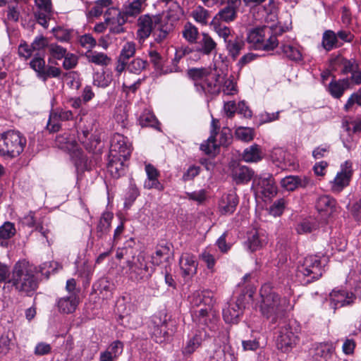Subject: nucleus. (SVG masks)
I'll use <instances>...</instances> for the list:
<instances>
[{"instance_id": "obj_1", "label": "nucleus", "mask_w": 361, "mask_h": 361, "mask_svg": "<svg viewBox=\"0 0 361 361\" xmlns=\"http://www.w3.org/2000/svg\"><path fill=\"white\" fill-rule=\"evenodd\" d=\"M171 18L172 14L170 12L155 16L146 14L140 16L137 20V38L140 41H144L152 33L157 43L165 42L174 29Z\"/></svg>"}, {"instance_id": "obj_2", "label": "nucleus", "mask_w": 361, "mask_h": 361, "mask_svg": "<svg viewBox=\"0 0 361 361\" xmlns=\"http://www.w3.org/2000/svg\"><path fill=\"white\" fill-rule=\"evenodd\" d=\"M21 294L30 296L37 288L38 283L32 267L25 260L18 261L14 265L11 276L7 281Z\"/></svg>"}, {"instance_id": "obj_3", "label": "nucleus", "mask_w": 361, "mask_h": 361, "mask_svg": "<svg viewBox=\"0 0 361 361\" xmlns=\"http://www.w3.org/2000/svg\"><path fill=\"white\" fill-rule=\"evenodd\" d=\"M262 314L272 323H276L282 313L288 308L289 300L280 297L268 284H264L260 290Z\"/></svg>"}, {"instance_id": "obj_4", "label": "nucleus", "mask_w": 361, "mask_h": 361, "mask_svg": "<svg viewBox=\"0 0 361 361\" xmlns=\"http://www.w3.org/2000/svg\"><path fill=\"white\" fill-rule=\"evenodd\" d=\"M300 324L295 320L283 322L275 333V345L276 348L283 353H288L300 342Z\"/></svg>"}, {"instance_id": "obj_5", "label": "nucleus", "mask_w": 361, "mask_h": 361, "mask_svg": "<svg viewBox=\"0 0 361 361\" xmlns=\"http://www.w3.org/2000/svg\"><path fill=\"white\" fill-rule=\"evenodd\" d=\"M324 269L319 256L310 255L304 258L296 270L295 276L302 285H307L318 280L323 274Z\"/></svg>"}, {"instance_id": "obj_6", "label": "nucleus", "mask_w": 361, "mask_h": 361, "mask_svg": "<svg viewBox=\"0 0 361 361\" xmlns=\"http://www.w3.org/2000/svg\"><path fill=\"white\" fill-rule=\"evenodd\" d=\"M26 145L25 137L16 130H8L0 135V154L10 157L18 156Z\"/></svg>"}, {"instance_id": "obj_7", "label": "nucleus", "mask_w": 361, "mask_h": 361, "mask_svg": "<svg viewBox=\"0 0 361 361\" xmlns=\"http://www.w3.org/2000/svg\"><path fill=\"white\" fill-rule=\"evenodd\" d=\"M271 30L268 27H256L250 30L247 36V41L255 49L270 51L279 44L275 35H270Z\"/></svg>"}, {"instance_id": "obj_8", "label": "nucleus", "mask_w": 361, "mask_h": 361, "mask_svg": "<svg viewBox=\"0 0 361 361\" xmlns=\"http://www.w3.org/2000/svg\"><path fill=\"white\" fill-rule=\"evenodd\" d=\"M203 302L207 306L204 308H200L195 312V321L200 324L206 326L209 331L215 332L218 330V317L215 311L211 307L212 299L209 296L206 297L205 295L197 293L196 301L195 304L198 305L199 303Z\"/></svg>"}, {"instance_id": "obj_9", "label": "nucleus", "mask_w": 361, "mask_h": 361, "mask_svg": "<svg viewBox=\"0 0 361 361\" xmlns=\"http://www.w3.org/2000/svg\"><path fill=\"white\" fill-rule=\"evenodd\" d=\"M128 270L126 274L133 281L140 282L149 279L153 270L149 268L142 255L133 256L131 260L126 262Z\"/></svg>"}, {"instance_id": "obj_10", "label": "nucleus", "mask_w": 361, "mask_h": 361, "mask_svg": "<svg viewBox=\"0 0 361 361\" xmlns=\"http://www.w3.org/2000/svg\"><path fill=\"white\" fill-rule=\"evenodd\" d=\"M30 67L37 73V77L44 82L49 78H59L61 74L59 68L45 64L44 56L36 54L30 62Z\"/></svg>"}, {"instance_id": "obj_11", "label": "nucleus", "mask_w": 361, "mask_h": 361, "mask_svg": "<svg viewBox=\"0 0 361 361\" xmlns=\"http://www.w3.org/2000/svg\"><path fill=\"white\" fill-rule=\"evenodd\" d=\"M353 163L347 160L341 165V170L331 182V190L334 192H340L347 187L353 175Z\"/></svg>"}, {"instance_id": "obj_12", "label": "nucleus", "mask_w": 361, "mask_h": 361, "mask_svg": "<svg viewBox=\"0 0 361 361\" xmlns=\"http://www.w3.org/2000/svg\"><path fill=\"white\" fill-rule=\"evenodd\" d=\"M104 18L110 33L118 35L126 32L123 25L128 20L120 11L109 8L105 13Z\"/></svg>"}, {"instance_id": "obj_13", "label": "nucleus", "mask_w": 361, "mask_h": 361, "mask_svg": "<svg viewBox=\"0 0 361 361\" xmlns=\"http://www.w3.org/2000/svg\"><path fill=\"white\" fill-rule=\"evenodd\" d=\"M132 145L128 138L122 134L116 133L111 140L110 154H116L124 160H127L132 152Z\"/></svg>"}, {"instance_id": "obj_14", "label": "nucleus", "mask_w": 361, "mask_h": 361, "mask_svg": "<svg viewBox=\"0 0 361 361\" xmlns=\"http://www.w3.org/2000/svg\"><path fill=\"white\" fill-rule=\"evenodd\" d=\"M229 168L233 180L237 185L247 184L255 178V171L247 166L241 165L236 161H232Z\"/></svg>"}, {"instance_id": "obj_15", "label": "nucleus", "mask_w": 361, "mask_h": 361, "mask_svg": "<svg viewBox=\"0 0 361 361\" xmlns=\"http://www.w3.org/2000/svg\"><path fill=\"white\" fill-rule=\"evenodd\" d=\"M212 336L204 329H197L188 334L187 341L183 348L182 352L184 355L192 354L200 348L207 338Z\"/></svg>"}, {"instance_id": "obj_16", "label": "nucleus", "mask_w": 361, "mask_h": 361, "mask_svg": "<svg viewBox=\"0 0 361 361\" xmlns=\"http://www.w3.org/2000/svg\"><path fill=\"white\" fill-rule=\"evenodd\" d=\"M224 77L219 73L212 71L205 77V79L200 83L199 89L207 94L217 95L221 90V84Z\"/></svg>"}, {"instance_id": "obj_17", "label": "nucleus", "mask_w": 361, "mask_h": 361, "mask_svg": "<svg viewBox=\"0 0 361 361\" xmlns=\"http://www.w3.org/2000/svg\"><path fill=\"white\" fill-rule=\"evenodd\" d=\"M281 186L287 191L306 188L314 185L313 180L307 176H287L281 180Z\"/></svg>"}, {"instance_id": "obj_18", "label": "nucleus", "mask_w": 361, "mask_h": 361, "mask_svg": "<svg viewBox=\"0 0 361 361\" xmlns=\"http://www.w3.org/2000/svg\"><path fill=\"white\" fill-rule=\"evenodd\" d=\"M35 4L36 9L34 11L35 18L38 24L47 29L49 21L54 16L51 1L42 2L40 0H38Z\"/></svg>"}, {"instance_id": "obj_19", "label": "nucleus", "mask_w": 361, "mask_h": 361, "mask_svg": "<svg viewBox=\"0 0 361 361\" xmlns=\"http://www.w3.org/2000/svg\"><path fill=\"white\" fill-rule=\"evenodd\" d=\"M355 296L346 290H334L329 294V305L335 311L336 309L353 303Z\"/></svg>"}, {"instance_id": "obj_20", "label": "nucleus", "mask_w": 361, "mask_h": 361, "mask_svg": "<svg viewBox=\"0 0 361 361\" xmlns=\"http://www.w3.org/2000/svg\"><path fill=\"white\" fill-rule=\"evenodd\" d=\"M195 44V50L204 56H209L216 53L217 43L207 32H201L200 37Z\"/></svg>"}, {"instance_id": "obj_21", "label": "nucleus", "mask_w": 361, "mask_h": 361, "mask_svg": "<svg viewBox=\"0 0 361 361\" xmlns=\"http://www.w3.org/2000/svg\"><path fill=\"white\" fill-rule=\"evenodd\" d=\"M73 118V114L71 110H64L62 109L52 110L50 112L47 128L50 132H56L61 127L59 124L60 121H70L72 120Z\"/></svg>"}, {"instance_id": "obj_22", "label": "nucleus", "mask_w": 361, "mask_h": 361, "mask_svg": "<svg viewBox=\"0 0 361 361\" xmlns=\"http://www.w3.org/2000/svg\"><path fill=\"white\" fill-rule=\"evenodd\" d=\"M253 184L257 185L259 191L266 197H273L277 193V187L271 174L259 177L255 176L253 180Z\"/></svg>"}, {"instance_id": "obj_23", "label": "nucleus", "mask_w": 361, "mask_h": 361, "mask_svg": "<svg viewBox=\"0 0 361 361\" xmlns=\"http://www.w3.org/2000/svg\"><path fill=\"white\" fill-rule=\"evenodd\" d=\"M179 265L184 278L190 279L197 274L198 262L192 254H183L179 259Z\"/></svg>"}, {"instance_id": "obj_24", "label": "nucleus", "mask_w": 361, "mask_h": 361, "mask_svg": "<svg viewBox=\"0 0 361 361\" xmlns=\"http://www.w3.org/2000/svg\"><path fill=\"white\" fill-rule=\"evenodd\" d=\"M279 49L283 58L295 63L303 61V48L296 43L281 42Z\"/></svg>"}, {"instance_id": "obj_25", "label": "nucleus", "mask_w": 361, "mask_h": 361, "mask_svg": "<svg viewBox=\"0 0 361 361\" xmlns=\"http://www.w3.org/2000/svg\"><path fill=\"white\" fill-rule=\"evenodd\" d=\"M350 89V78L336 79L335 77L326 87L327 92L334 99H340L345 92Z\"/></svg>"}, {"instance_id": "obj_26", "label": "nucleus", "mask_w": 361, "mask_h": 361, "mask_svg": "<svg viewBox=\"0 0 361 361\" xmlns=\"http://www.w3.org/2000/svg\"><path fill=\"white\" fill-rule=\"evenodd\" d=\"M238 195L232 192L224 194L219 202V211L222 215H231L236 209L238 204Z\"/></svg>"}, {"instance_id": "obj_27", "label": "nucleus", "mask_w": 361, "mask_h": 361, "mask_svg": "<svg viewBox=\"0 0 361 361\" xmlns=\"http://www.w3.org/2000/svg\"><path fill=\"white\" fill-rule=\"evenodd\" d=\"M123 351V344L120 341H114L106 348L100 352L99 361H117Z\"/></svg>"}, {"instance_id": "obj_28", "label": "nucleus", "mask_w": 361, "mask_h": 361, "mask_svg": "<svg viewBox=\"0 0 361 361\" xmlns=\"http://www.w3.org/2000/svg\"><path fill=\"white\" fill-rule=\"evenodd\" d=\"M71 160L75 167L77 173H83L90 170L91 161L78 146L70 152Z\"/></svg>"}, {"instance_id": "obj_29", "label": "nucleus", "mask_w": 361, "mask_h": 361, "mask_svg": "<svg viewBox=\"0 0 361 361\" xmlns=\"http://www.w3.org/2000/svg\"><path fill=\"white\" fill-rule=\"evenodd\" d=\"M121 157L116 154H109L107 170L114 178H118L124 172L125 164Z\"/></svg>"}, {"instance_id": "obj_30", "label": "nucleus", "mask_w": 361, "mask_h": 361, "mask_svg": "<svg viewBox=\"0 0 361 361\" xmlns=\"http://www.w3.org/2000/svg\"><path fill=\"white\" fill-rule=\"evenodd\" d=\"M147 179L145 180L144 187L147 189L155 188L158 190L164 189L163 185L159 181V171L151 164L145 165Z\"/></svg>"}, {"instance_id": "obj_31", "label": "nucleus", "mask_w": 361, "mask_h": 361, "mask_svg": "<svg viewBox=\"0 0 361 361\" xmlns=\"http://www.w3.org/2000/svg\"><path fill=\"white\" fill-rule=\"evenodd\" d=\"M267 243V237L264 234L253 231L249 233L245 246L247 250L255 252L262 248Z\"/></svg>"}, {"instance_id": "obj_32", "label": "nucleus", "mask_w": 361, "mask_h": 361, "mask_svg": "<svg viewBox=\"0 0 361 361\" xmlns=\"http://www.w3.org/2000/svg\"><path fill=\"white\" fill-rule=\"evenodd\" d=\"M147 0H133L132 2L125 4L122 11V14L127 18H135L147 6Z\"/></svg>"}, {"instance_id": "obj_33", "label": "nucleus", "mask_w": 361, "mask_h": 361, "mask_svg": "<svg viewBox=\"0 0 361 361\" xmlns=\"http://www.w3.org/2000/svg\"><path fill=\"white\" fill-rule=\"evenodd\" d=\"M239 7L225 6L221 8L212 20L216 22L230 23L235 21L238 17Z\"/></svg>"}, {"instance_id": "obj_34", "label": "nucleus", "mask_w": 361, "mask_h": 361, "mask_svg": "<svg viewBox=\"0 0 361 361\" xmlns=\"http://www.w3.org/2000/svg\"><path fill=\"white\" fill-rule=\"evenodd\" d=\"M242 307L238 302H230L223 309V317L226 323H237L242 314Z\"/></svg>"}, {"instance_id": "obj_35", "label": "nucleus", "mask_w": 361, "mask_h": 361, "mask_svg": "<svg viewBox=\"0 0 361 361\" xmlns=\"http://www.w3.org/2000/svg\"><path fill=\"white\" fill-rule=\"evenodd\" d=\"M78 305V300L75 294L60 298L57 302L59 312L64 314L73 312Z\"/></svg>"}, {"instance_id": "obj_36", "label": "nucleus", "mask_w": 361, "mask_h": 361, "mask_svg": "<svg viewBox=\"0 0 361 361\" xmlns=\"http://www.w3.org/2000/svg\"><path fill=\"white\" fill-rule=\"evenodd\" d=\"M226 49L228 55L233 59H236L240 54L241 51L244 49L245 42L243 39L235 36L233 39H231L225 43Z\"/></svg>"}, {"instance_id": "obj_37", "label": "nucleus", "mask_w": 361, "mask_h": 361, "mask_svg": "<svg viewBox=\"0 0 361 361\" xmlns=\"http://www.w3.org/2000/svg\"><path fill=\"white\" fill-rule=\"evenodd\" d=\"M55 145L57 147L69 153L78 147V143L75 140L74 137L68 133L57 135L55 140Z\"/></svg>"}, {"instance_id": "obj_38", "label": "nucleus", "mask_w": 361, "mask_h": 361, "mask_svg": "<svg viewBox=\"0 0 361 361\" xmlns=\"http://www.w3.org/2000/svg\"><path fill=\"white\" fill-rule=\"evenodd\" d=\"M112 219L113 214L111 212H105L102 214L96 231V235L99 239L104 238L109 233Z\"/></svg>"}, {"instance_id": "obj_39", "label": "nucleus", "mask_w": 361, "mask_h": 361, "mask_svg": "<svg viewBox=\"0 0 361 361\" xmlns=\"http://www.w3.org/2000/svg\"><path fill=\"white\" fill-rule=\"evenodd\" d=\"M16 233L14 224L6 221L0 226V245L6 247L8 245V240Z\"/></svg>"}, {"instance_id": "obj_40", "label": "nucleus", "mask_w": 361, "mask_h": 361, "mask_svg": "<svg viewBox=\"0 0 361 361\" xmlns=\"http://www.w3.org/2000/svg\"><path fill=\"white\" fill-rule=\"evenodd\" d=\"M242 159L247 163L258 162L262 159V149L259 145L255 144L245 149Z\"/></svg>"}, {"instance_id": "obj_41", "label": "nucleus", "mask_w": 361, "mask_h": 361, "mask_svg": "<svg viewBox=\"0 0 361 361\" xmlns=\"http://www.w3.org/2000/svg\"><path fill=\"white\" fill-rule=\"evenodd\" d=\"M212 30L220 37L224 39V43L230 40V37L233 36V30L221 22H216V20H212L209 23Z\"/></svg>"}, {"instance_id": "obj_42", "label": "nucleus", "mask_w": 361, "mask_h": 361, "mask_svg": "<svg viewBox=\"0 0 361 361\" xmlns=\"http://www.w3.org/2000/svg\"><path fill=\"white\" fill-rule=\"evenodd\" d=\"M200 34L198 28L190 22H187L183 28L182 35L189 44H195Z\"/></svg>"}, {"instance_id": "obj_43", "label": "nucleus", "mask_w": 361, "mask_h": 361, "mask_svg": "<svg viewBox=\"0 0 361 361\" xmlns=\"http://www.w3.org/2000/svg\"><path fill=\"white\" fill-rule=\"evenodd\" d=\"M36 230L47 240L49 245L53 243L54 238L53 226L48 219L43 218L42 220L37 224Z\"/></svg>"}, {"instance_id": "obj_44", "label": "nucleus", "mask_w": 361, "mask_h": 361, "mask_svg": "<svg viewBox=\"0 0 361 361\" xmlns=\"http://www.w3.org/2000/svg\"><path fill=\"white\" fill-rule=\"evenodd\" d=\"M336 200L329 195L320 196L316 202V208L319 212H325L331 214L336 207Z\"/></svg>"}, {"instance_id": "obj_45", "label": "nucleus", "mask_w": 361, "mask_h": 361, "mask_svg": "<svg viewBox=\"0 0 361 361\" xmlns=\"http://www.w3.org/2000/svg\"><path fill=\"white\" fill-rule=\"evenodd\" d=\"M87 60L92 63L101 66H106L111 62V58L103 52H98L96 51H88L85 54Z\"/></svg>"}, {"instance_id": "obj_46", "label": "nucleus", "mask_w": 361, "mask_h": 361, "mask_svg": "<svg viewBox=\"0 0 361 361\" xmlns=\"http://www.w3.org/2000/svg\"><path fill=\"white\" fill-rule=\"evenodd\" d=\"M322 45L326 51H329L336 47L341 46L342 43H338L336 32L328 30L322 35Z\"/></svg>"}, {"instance_id": "obj_47", "label": "nucleus", "mask_w": 361, "mask_h": 361, "mask_svg": "<svg viewBox=\"0 0 361 361\" xmlns=\"http://www.w3.org/2000/svg\"><path fill=\"white\" fill-rule=\"evenodd\" d=\"M113 80L111 71L109 70L97 72L93 75V84L99 87H108Z\"/></svg>"}, {"instance_id": "obj_48", "label": "nucleus", "mask_w": 361, "mask_h": 361, "mask_svg": "<svg viewBox=\"0 0 361 361\" xmlns=\"http://www.w3.org/2000/svg\"><path fill=\"white\" fill-rule=\"evenodd\" d=\"M219 120L212 118V135L208 139L206 143H203L200 145V149L204 152L207 154H211L215 149L216 144L214 142V137L216 135V130L219 128Z\"/></svg>"}, {"instance_id": "obj_49", "label": "nucleus", "mask_w": 361, "mask_h": 361, "mask_svg": "<svg viewBox=\"0 0 361 361\" xmlns=\"http://www.w3.org/2000/svg\"><path fill=\"white\" fill-rule=\"evenodd\" d=\"M138 123L142 127L157 128L158 121L153 112L149 109H145L138 118Z\"/></svg>"}, {"instance_id": "obj_50", "label": "nucleus", "mask_w": 361, "mask_h": 361, "mask_svg": "<svg viewBox=\"0 0 361 361\" xmlns=\"http://www.w3.org/2000/svg\"><path fill=\"white\" fill-rule=\"evenodd\" d=\"M286 152L281 147H274L271 153L270 158L271 161L278 167L285 169L287 166L286 162Z\"/></svg>"}, {"instance_id": "obj_51", "label": "nucleus", "mask_w": 361, "mask_h": 361, "mask_svg": "<svg viewBox=\"0 0 361 361\" xmlns=\"http://www.w3.org/2000/svg\"><path fill=\"white\" fill-rule=\"evenodd\" d=\"M188 53V49L186 48L177 49L176 50L174 58L172 59L171 65L165 69L164 74L173 72H180L181 70L178 66V63L180 60Z\"/></svg>"}, {"instance_id": "obj_52", "label": "nucleus", "mask_w": 361, "mask_h": 361, "mask_svg": "<svg viewBox=\"0 0 361 361\" xmlns=\"http://www.w3.org/2000/svg\"><path fill=\"white\" fill-rule=\"evenodd\" d=\"M212 70L210 68H191L188 71V76L195 81V85L199 90L200 83L205 79V77Z\"/></svg>"}, {"instance_id": "obj_53", "label": "nucleus", "mask_w": 361, "mask_h": 361, "mask_svg": "<svg viewBox=\"0 0 361 361\" xmlns=\"http://www.w3.org/2000/svg\"><path fill=\"white\" fill-rule=\"evenodd\" d=\"M318 228L317 222L314 219H304L296 226V231L300 235L313 232Z\"/></svg>"}, {"instance_id": "obj_54", "label": "nucleus", "mask_w": 361, "mask_h": 361, "mask_svg": "<svg viewBox=\"0 0 361 361\" xmlns=\"http://www.w3.org/2000/svg\"><path fill=\"white\" fill-rule=\"evenodd\" d=\"M191 16L197 23L206 25L209 18V11L202 6H198L192 11Z\"/></svg>"}, {"instance_id": "obj_55", "label": "nucleus", "mask_w": 361, "mask_h": 361, "mask_svg": "<svg viewBox=\"0 0 361 361\" xmlns=\"http://www.w3.org/2000/svg\"><path fill=\"white\" fill-rule=\"evenodd\" d=\"M147 66V61L140 58H135L128 64L127 70L130 73L139 74L146 68Z\"/></svg>"}, {"instance_id": "obj_56", "label": "nucleus", "mask_w": 361, "mask_h": 361, "mask_svg": "<svg viewBox=\"0 0 361 361\" xmlns=\"http://www.w3.org/2000/svg\"><path fill=\"white\" fill-rule=\"evenodd\" d=\"M150 62L154 65V68L160 73L164 74V59L156 50H152L149 52Z\"/></svg>"}, {"instance_id": "obj_57", "label": "nucleus", "mask_w": 361, "mask_h": 361, "mask_svg": "<svg viewBox=\"0 0 361 361\" xmlns=\"http://www.w3.org/2000/svg\"><path fill=\"white\" fill-rule=\"evenodd\" d=\"M135 43L133 42H127L123 46L118 57L121 58V60H126L128 61L130 58L135 55Z\"/></svg>"}, {"instance_id": "obj_58", "label": "nucleus", "mask_w": 361, "mask_h": 361, "mask_svg": "<svg viewBox=\"0 0 361 361\" xmlns=\"http://www.w3.org/2000/svg\"><path fill=\"white\" fill-rule=\"evenodd\" d=\"M315 355L317 357L328 359L333 353L334 348L331 344L320 343L314 349Z\"/></svg>"}, {"instance_id": "obj_59", "label": "nucleus", "mask_w": 361, "mask_h": 361, "mask_svg": "<svg viewBox=\"0 0 361 361\" xmlns=\"http://www.w3.org/2000/svg\"><path fill=\"white\" fill-rule=\"evenodd\" d=\"M235 135L238 139L244 142L251 141L254 137L253 130L246 127L237 128Z\"/></svg>"}, {"instance_id": "obj_60", "label": "nucleus", "mask_w": 361, "mask_h": 361, "mask_svg": "<svg viewBox=\"0 0 361 361\" xmlns=\"http://www.w3.org/2000/svg\"><path fill=\"white\" fill-rule=\"evenodd\" d=\"M337 61L342 66V74L350 73L358 66L357 64H355V60H349L341 56L337 58Z\"/></svg>"}, {"instance_id": "obj_61", "label": "nucleus", "mask_w": 361, "mask_h": 361, "mask_svg": "<svg viewBox=\"0 0 361 361\" xmlns=\"http://www.w3.org/2000/svg\"><path fill=\"white\" fill-rule=\"evenodd\" d=\"M48 49L50 55L57 60L62 59L67 54L66 48L55 43L50 44Z\"/></svg>"}, {"instance_id": "obj_62", "label": "nucleus", "mask_w": 361, "mask_h": 361, "mask_svg": "<svg viewBox=\"0 0 361 361\" xmlns=\"http://www.w3.org/2000/svg\"><path fill=\"white\" fill-rule=\"evenodd\" d=\"M355 104L361 106V87L356 92L353 93L350 96L343 106V109L345 111H350L353 109Z\"/></svg>"}, {"instance_id": "obj_63", "label": "nucleus", "mask_w": 361, "mask_h": 361, "mask_svg": "<svg viewBox=\"0 0 361 361\" xmlns=\"http://www.w3.org/2000/svg\"><path fill=\"white\" fill-rule=\"evenodd\" d=\"M200 259L206 264L207 267L212 270L216 264V259L209 248L205 249L200 255Z\"/></svg>"}, {"instance_id": "obj_64", "label": "nucleus", "mask_w": 361, "mask_h": 361, "mask_svg": "<svg viewBox=\"0 0 361 361\" xmlns=\"http://www.w3.org/2000/svg\"><path fill=\"white\" fill-rule=\"evenodd\" d=\"M224 94L233 95L237 93L236 84L230 78L225 79L224 78L221 84V90Z\"/></svg>"}]
</instances>
